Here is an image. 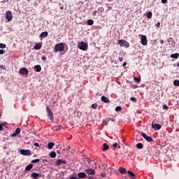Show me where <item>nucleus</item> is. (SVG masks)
Segmentation results:
<instances>
[{"instance_id": "nucleus-33", "label": "nucleus", "mask_w": 179, "mask_h": 179, "mask_svg": "<svg viewBox=\"0 0 179 179\" xmlns=\"http://www.w3.org/2000/svg\"><path fill=\"white\" fill-rule=\"evenodd\" d=\"M0 48H6V45L3 43H0Z\"/></svg>"}, {"instance_id": "nucleus-4", "label": "nucleus", "mask_w": 179, "mask_h": 179, "mask_svg": "<svg viewBox=\"0 0 179 179\" xmlns=\"http://www.w3.org/2000/svg\"><path fill=\"white\" fill-rule=\"evenodd\" d=\"M118 44L120 45V47H125V48H129V43L125 40H119Z\"/></svg>"}, {"instance_id": "nucleus-42", "label": "nucleus", "mask_w": 179, "mask_h": 179, "mask_svg": "<svg viewBox=\"0 0 179 179\" xmlns=\"http://www.w3.org/2000/svg\"><path fill=\"white\" fill-rule=\"evenodd\" d=\"M70 178L71 179H76L78 178H76V176H72L70 177Z\"/></svg>"}, {"instance_id": "nucleus-28", "label": "nucleus", "mask_w": 179, "mask_h": 179, "mask_svg": "<svg viewBox=\"0 0 179 179\" xmlns=\"http://www.w3.org/2000/svg\"><path fill=\"white\" fill-rule=\"evenodd\" d=\"M108 148H109V146L106 143H104L103 145V150H108Z\"/></svg>"}, {"instance_id": "nucleus-38", "label": "nucleus", "mask_w": 179, "mask_h": 179, "mask_svg": "<svg viewBox=\"0 0 179 179\" xmlns=\"http://www.w3.org/2000/svg\"><path fill=\"white\" fill-rule=\"evenodd\" d=\"M41 59H42V61H45L47 59V57H45V56H43L41 57Z\"/></svg>"}, {"instance_id": "nucleus-53", "label": "nucleus", "mask_w": 179, "mask_h": 179, "mask_svg": "<svg viewBox=\"0 0 179 179\" xmlns=\"http://www.w3.org/2000/svg\"><path fill=\"white\" fill-rule=\"evenodd\" d=\"M123 66H127V62H124L122 64Z\"/></svg>"}, {"instance_id": "nucleus-9", "label": "nucleus", "mask_w": 179, "mask_h": 179, "mask_svg": "<svg viewBox=\"0 0 179 179\" xmlns=\"http://www.w3.org/2000/svg\"><path fill=\"white\" fill-rule=\"evenodd\" d=\"M141 136H143V138H144V139H145L147 142H152V141H153V138L152 137L148 136L145 133H142Z\"/></svg>"}, {"instance_id": "nucleus-52", "label": "nucleus", "mask_w": 179, "mask_h": 179, "mask_svg": "<svg viewBox=\"0 0 179 179\" xmlns=\"http://www.w3.org/2000/svg\"><path fill=\"white\" fill-rule=\"evenodd\" d=\"M159 43H160V44H163V43H164V41L163 40H160Z\"/></svg>"}, {"instance_id": "nucleus-31", "label": "nucleus", "mask_w": 179, "mask_h": 179, "mask_svg": "<svg viewBox=\"0 0 179 179\" xmlns=\"http://www.w3.org/2000/svg\"><path fill=\"white\" fill-rule=\"evenodd\" d=\"M92 108H94V110H96V108H97V103H93L92 105Z\"/></svg>"}, {"instance_id": "nucleus-10", "label": "nucleus", "mask_w": 179, "mask_h": 179, "mask_svg": "<svg viewBox=\"0 0 179 179\" xmlns=\"http://www.w3.org/2000/svg\"><path fill=\"white\" fill-rule=\"evenodd\" d=\"M152 128L155 129V131H159V129H162V125L155 123L154 122L152 123Z\"/></svg>"}, {"instance_id": "nucleus-8", "label": "nucleus", "mask_w": 179, "mask_h": 179, "mask_svg": "<svg viewBox=\"0 0 179 179\" xmlns=\"http://www.w3.org/2000/svg\"><path fill=\"white\" fill-rule=\"evenodd\" d=\"M141 43L142 45H146V44H148V38H146V36L141 35Z\"/></svg>"}, {"instance_id": "nucleus-7", "label": "nucleus", "mask_w": 179, "mask_h": 179, "mask_svg": "<svg viewBox=\"0 0 179 179\" xmlns=\"http://www.w3.org/2000/svg\"><path fill=\"white\" fill-rule=\"evenodd\" d=\"M19 73L20 75H29V70L24 67L21 68L19 71Z\"/></svg>"}, {"instance_id": "nucleus-37", "label": "nucleus", "mask_w": 179, "mask_h": 179, "mask_svg": "<svg viewBox=\"0 0 179 179\" xmlns=\"http://www.w3.org/2000/svg\"><path fill=\"white\" fill-rule=\"evenodd\" d=\"M108 122H107L106 120H104L103 122V125H108Z\"/></svg>"}, {"instance_id": "nucleus-54", "label": "nucleus", "mask_w": 179, "mask_h": 179, "mask_svg": "<svg viewBox=\"0 0 179 179\" xmlns=\"http://www.w3.org/2000/svg\"><path fill=\"white\" fill-rule=\"evenodd\" d=\"M60 9L62 10H64V6L60 7Z\"/></svg>"}, {"instance_id": "nucleus-44", "label": "nucleus", "mask_w": 179, "mask_h": 179, "mask_svg": "<svg viewBox=\"0 0 179 179\" xmlns=\"http://www.w3.org/2000/svg\"><path fill=\"white\" fill-rule=\"evenodd\" d=\"M119 61L122 62V61H124V57H119Z\"/></svg>"}, {"instance_id": "nucleus-22", "label": "nucleus", "mask_w": 179, "mask_h": 179, "mask_svg": "<svg viewBox=\"0 0 179 179\" xmlns=\"http://www.w3.org/2000/svg\"><path fill=\"white\" fill-rule=\"evenodd\" d=\"M42 47L41 43H38L36 45H34V50H40Z\"/></svg>"}, {"instance_id": "nucleus-51", "label": "nucleus", "mask_w": 179, "mask_h": 179, "mask_svg": "<svg viewBox=\"0 0 179 179\" xmlns=\"http://www.w3.org/2000/svg\"><path fill=\"white\" fill-rule=\"evenodd\" d=\"M157 27H160V22L157 23Z\"/></svg>"}, {"instance_id": "nucleus-56", "label": "nucleus", "mask_w": 179, "mask_h": 179, "mask_svg": "<svg viewBox=\"0 0 179 179\" xmlns=\"http://www.w3.org/2000/svg\"><path fill=\"white\" fill-rule=\"evenodd\" d=\"M101 176H102L103 177H106V175H104V174H102Z\"/></svg>"}, {"instance_id": "nucleus-36", "label": "nucleus", "mask_w": 179, "mask_h": 179, "mask_svg": "<svg viewBox=\"0 0 179 179\" xmlns=\"http://www.w3.org/2000/svg\"><path fill=\"white\" fill-rule=\"evenodd\" d=\"M2 128H3V127H5V125H8V122H3L1 124Z\"/></svg>"}, {"instance_id": "nucleus-25", "label": "nucleus", "mask_w": 179, "mask_h": 179, "mask_svg": "<svg viewBox=\"0 0 179 179\" xmlns=\"http://www.w3.org/2000/svg\"><path fill=\"white\" fill-rule=\"evenodd\" d=\"M50 157H52V159H55V157H57V153H55V152H52L50 154Z\"/></svg>"}, {"instance_id": "nucleus-43", "label": "nucleus", "mask_w": 179, "mask_h": 179, "mask_svg": "<svg viewBox=\"0 0 179 179\" xmlns=\"http://www.w3.org/2000/svg\"><path fill=\"white\" fill-rule=\"evenodd\" d=\"M96 13H97V11L94 10L93 11L92 15L94 16L96 15Z\"/></svg>"}, {"instance_id": "nucleus-17", "label": "nucleus", "mask_w": 179, "mask_h": 179, "mask_svg": "<svg viewBox=\"0 0 179 179\" xmlns=\"http://www.w3.org/2000/svg\"><path fill=\"white\" fill-rule=\"evenodd\" d=\"M47 36H48V32L44 31L40 34L39 37H40V38H44L45 37H47Z\"/></svg>"}, {"instance_id": "nucleus-32", "label": "nucleus", "mask_w": 179, "mask_h": 179, "mask_svg": "<svg viewBox=\"0 0 179 179\" xmlns=\"http://www.w3.org/2000/svg\"><path fill=\"white\" fill-rule=\"evenodd\" d=\"M121 110H122V108H121V106H117L115 108V111H121Z\"/></svg>"}, {"instance_id": "nucleus-27", "label": "nucleus", "mask_w": 179, "mask_h": 179, "mask_svg": "<svg viewBox=\"0 0 179 179\" xmlns=\"http://www.w3.org/2000/svg\"><path fill=\"white\" fill-rule=\"evenodd\" d=\"M87 22L89 26H92L93 25V23H94V21H93V20H88Z\"/></svg>"}, {"instance_id": "nucleus-50", "label": "nucleus", "mask_w": 179, "mask_h": 179, "mask_svg": "<svg viewBox=\"0 0 179 179\" xmlns=\"http://www.w3.org/2000/svg\"><path fill=\"white\" fill-rule=\"evenodd\" d=\"M113 148H117V146H118V144L117 143H115V144H113Z\"/></svg>"}, {"instance_id": "nucleus-14", "label": "nucleus", "mask_w": 179, "mask_h": 179, "mask_svg": "<svg viewBox=\"0 0 179 179\" xmlns=\"http://www.w3.org/2000/svg\"><path fill=\"white\" fill-rule=\"evenodd\" d=\"M31 177H32V179H38L40 178V174L34 172L31 174Z\"/></svg>"}, {"instance_id": "nucleus-49", "label": "nucleus", "mask_w": 179, "mask_h": 179, "mask_svg": "<svg viewBox=\"0 0 179 179\" xmlns=\"http://www.w3.org/2000/svg\"><path fill=\"white\" fill-rule=\"evenodd\" d=\"M0 131H3V127H2L1 124H0Z\"/></svg>"}, {"instance_id": "nucleus-34", "label": "nucleus", "mask_w": 179, "mask_h": 179, "mask_svg": "<svg viewBox=\"0 0 179 179\" xmlns=\"http://www.w3.org/2000/svg\"><path fill=\"white\" fill-rule=\"evenodd\" d=\"M134 80H136V82H138V83H139L141 82V78H138L136 77H134Z\"/></svg>"}, {"instance_id": "nucleus-23", "label": "nucleus", "mask_w": 179, "mask_h": 179, "mask_svg": "<svg viewBox=\"0 0 179 179\" xmlns=\"http://www.w3.org/2000/svg\"><path fill=\"white\" fill-rule=\"evenodd\" d=\"M179 57V54L178 53H175V54H172L171 55V58H174L175 59H177Z\"/></svg>"}, {"instance_id": "nucleus-2", "label": "nucleus", "mask_w": 179, "mask_h": 179, "mask_svg": "<svg viewBox=\"0 0 179 179\" xmlns=\"http://www.w3.org/2000/svg\"><path fill=\"white\" fill-rule=\"evenodd\" d=\"M78 47L80 50H82V51H86L87 50L88 45L87 43L81 41L78 43Z\"/></svg>"}, {"instance_id": "nucleus-30", "label": "nucleus", "mask_w": 179, "mask_h": 179, "mask_svg": "<svg viewBox=\"0 0 179 179\" xmlns=\"http://www.w3.org/2000/svg\"><path fill=\"white\" fill-rule=\"evenodd\" d=\"M147 17L148 19H152V12H149L147 13Z\"/></svg>"}, {"instance_id": "nucleus-41", "label": "nucleus", "mask_w": 179, "mask_h": 179, "mask_svg": "<svg viewBox=\"0 0 179 179\" xmlns=\"http://www.w3.org/2000/svg\"><path fill=\"white\" fill-rule=\"evenodd\" d=\"M163 108L166 110V108H169V107H167V105H163Z\"/></svg>"}, {"instance_id": "nucleus-13", "label": "nucleus", "mask_w": 179, "mask_h": 179, "mask_svg": "<svg viewBox=\"0 0 179 179\" xmlns=\"http://www.w3.org/2000/svg\"><path fill=\"white\" fill-rule=\"evenodd\" d=\"M66 164V161L62 160V159H57L55 162V166H61V164Z\"/></svg>"}, {"instance_id": "nucleus-58", "label": "nucleus", "mask_w": 179, "mask_h": 179, "mask_svg": "<svg viewBox=\"0 0 179 179\" xmlns=\"http://www.w3.org/2000/svg\"><path fill=\"white\" fill-rule=\"evenodd\" d=\"M27 1H30V0H27Z\"/></svg>"}, {"instance_id": "nucleus-59", "label": "nucleus", "mask_w": 179, "mask_h": 179, "mask_svg": "<svg viewBox=\"0 0 179 179\" xmlns=\"http://www.w3.org/2000/svg\"><path fill=\"white\" fill-rule=\"evenodd\" d=\"M0 117H1V115H0Z\"/></svg>"}, {"instance_id": "nucleus-48", "label": "nucleus", "mask_w": 179, "mask_h": 179, "mask_svg": "<svg viewBox=\"0 0 179 179\" xmlns=\"http://www.w3.org/2000/svg\"><path fill=\"white\" fill-rule=\"evenodd\" d=\"M88 179H96V178L93 177V176H89Z\"/></svg>"}, {"instance_id": "nucleus-5", "label": "nucleus", "mask_w": 179, "mask_h": 179, "mask_svg": "<svg viewBox=\"0 0 179 179\" xmlns=\"http://www.w3.org/2000/svg\"><path fill=\"white\" fill-rule=\"evenodd\" d=\"M6 19L8 22H10L13 19V15H12V11L8 10L6 12Z\"/></svg>"}, {"instance_id": "nucleus-11", "label": "nucleus", "mask_w": 179, "mask_h": 179, "mask_svg": "<svg viewBox=\"0 0 179 179\" xmlns=\"http://www.w3.org/2000/svg\"><path fill=\"white\" fill-rule=\"evenodd\" d=\"M85 173L89 176H94L96 174V171L93 169H86Z\"/></svg>"}, {"instance_id": "nucleus-29", "label": "nucleus", "mask_w": 179, "mask_h": 179, "mask_svg": "<svg viewBox=\"0 0 179 179\" xmlns=\"http://www.w3.org/2000/svg\"><path fill=\"white\" fill-rule=\"evenodd\" d=\"M173 85H174V86H179V80H174Z\"/></svg>"}, {"instance_id": "nucleus-15", "label": "nucleus", "mask_w": 179, "mask_h": 179, "mask_svg": "<svg viewBox=\"0 0 179 179\" xmlns=\"http://www.w3.org/2000/svg\"><path fill=\"white\" fill-rule=\"evenodd\" d=\"M119 173H120V174H126L127 173V169L121 166L119 170H118Z\"/></svg>"}, {"instance_id": "nucleus-16", "label": "nucleus", "mask_w": 179, "mask_h": 179, "mask_svg": "<svg viewBox=\"0 0 179 179\" xmlns=\"http://www.w3.org/2000/svg\"><path fill=\"white\" fill-rule=\"evenodd\" d=\"M78 178H86L87 175H86L85 173H83V172L78 173Z\"/></svg>"}, {"instance_id": "nucleus-18", "label": "nucleus", "mask_w": 179, "mask_h": 179, "mask_svg": "<svg viewBox=\"0 0 179 179\" xmlns=\"http://www.w3.org/2000/svg\"><path fill=\"white\" fill-rule=\"evenodd\" d=\"M128 174L130 176V178L131 179H135L136 178V177L135 176V173H134V172L131 171H127Z\"/></svg>"}, {"instance_id": "nucleus-24", "label": "nucleus", "mask_w": 179, "mask_h": 179, "mask_svg": "<svg viewBox=\"0 0 179 179\" xmlns=\"http://www.w3.org/2000/svg\"><path fill=\"white\" fill-rule=\"evenodd\" d=\"M55 143L53 142L48 143V148L52 149V147L55 146Z\"/></svg>"}, {"instance_id": "nucleus-45", "label": "nucleus", "mask_w": 179, "mask_h": 179, "mask_svg": "<svg viewBox=\"0 0 179 179\" xmlns=\"http://www.w3.org/2000/svg\"><path fill=\"white\" fill-rule=\"evenodd\" d=\"M162 2L163 3H167V0H162Z\"/></svg>"}, {"instance_id": "nucleus-20", "label": "nucleus", "mask_w": 179, "mask_h": 179, "mask_svg": "<svg viewBox=\"0 0 179 179\" xmlns=\"http://www.w3.org/2000/svg\"><path fill=\"white\" fill-rule=\"evenodd\" d=\"M101 100L103 101V103H110V99L104 96H101Z\"/></svg>"}, {"instance_id": "nucleus-40", "label": "nucleus", "mask_w": 179, "mask_h": 179, "mask_svg": "<svg viewBox=\"0 0 179 179\" xmlns=\"http://www.w3.org/2000/svg\"><path fill=\"white\" fill-rule=\"evenodd\" d=\"M5 54V51L3 50H0V55Z\"/></svg>"}, {"instance_id": "nucleus-19", "label": "nucleus", "mask_w": 179, "mask_h": 179, "mask_svg": "<svg viewBox=\"0 0 179 179\" xmlns=\"http://www.w3.org/2000/svg\"><path fill=\"white\" fill-rule=\"evenodd\" d=\"M34 69L36 72H41V66L36 65L34 66Z\"/></svg>"}, {"instance_id": "nucleus-21", "label": "nucleus", "mask_w": 179, "mask_h": 179, "mask_svg": "<svg viewBox=\"0 0 179 179\" xmlns=\"http://www.w3.org/2000/svg\"><path fill=\"white\" fill-rule=\"evenodd\" d=\"M33 169V164H29L26 168L25 170L27 171H30V170H31Z\"/></svg>"}, {"instance_id": "nucleus-46", "label": "nucleus", "mask_w": 179, "mask_h": 179, "mask_svg": "<svg viewBox=\"0 0 179 179\" xmlns=\"http://www.w3.org/2000/svg\"><path fill=\"white\" fill-rule=\"evenodd\" d=\"M0 68H1V69H5V66H3V65H1V66H0Z\"/></svg>"}, {"instance_id": "nucleus-1", "label": "nucleus", "mask_w": 179, "mask_h": 179, "mask_svg": "<svg viewBox=\"0 0 179 179\" xmlns=\"http://www.w3.org/2000/svg\"><path fill=\"white\" fill-rule=\"evenodd\" d=\"M64 43H57L55 46L54 51L55 52H61L64 51Z\"/></svg>"}, {"instance_id": "nucleus-26", "label": "nucleus", "mask_w": 179, "mask_h": 179, "mask_svg": "<svg viewBox=\"0 0 179 179\" xmlns=\"http://www.w3.org/2000/svg\"><path fill=\"white\" fill-rule=\"evenodd\" d=\"M137 149H142L143 148V144L139 143L136 144Z\"/></svg>"}, {"instance_id": "nucleus-55", "label": "nucleus", "mask_w": 179, "mask_h": 179, "mask_svg": "<svg viewBox=\"0 0 179 179\" xmlns=\"http://www.w3.org/2000/svg\"><path fill=\"white\" fill-rule=\"evenodd\" d=\"M59 129H61V128L59 127V129H57V131H59Z\"/></svg>"}, {"instance_id": "nucleus-6", "label": "nucleus", "mask_w": 179, "mask_h": 179, "mask_svg": "<svg viewBox=\"0 0 179 179\" xmlns=\"http://www.w3.org/2000/svg\"><path fill=\"white\" fill-rule=\"evenodd\" d=\"M20 152L23 156H31V151L30 150H20Z\"/></svg>"}, {"instance_id": "nucleus-57", "label": "nucleus", "mask_w": 179, "mask_h": 179, "mask_svg": "<svg viewBox=\"0 0 179 179\" xmlns=\"http://www.w3.org/2000/svg\"><path fill=\"white\" fill-rule=\"evenodd\" d=\"M177 66H178V67H179V62L177 64Z\"/></svg>"}, {"instance_id": "nucleus-3", "label": "nucleus", "mask_w": 179, "mask_h": 179, "mask_svg": "<svg viewBox=\"0 0 179 179\" xmlns=\"http://www.w3.org/2000/svg\"><path fill=\"white\" fill-rule=\"evenodd\" d=\"M46 111L48 113V117L50 118L51 121H54V113H52V110L50 108V107H46Z\"/></svg>"}, {"instance_id": "nucleus-47", "label": "nucleus", "mask_w": 179, "mask_h": 179, "mask_svg": "<svg viewBox=\"0 0 179 179\" xmlns=\"http://www.w3.org/2000/svg\"><path fill=\"white\" fill-rule=\"evenodd\" d=\"M34 145V146H36V147L40 146V145H38V143H35Z\"/></svg>"}, {"instance_id": "nucleus-35", "label": "nucleus", "mask_w": 179, "mask_h": 179, "mask_svg": "<svg viewBox=\"0 0 179 179\" xmlns=\"http://www.w3.org/2000/svg\"><path fill=\"white\" fill-rule=\"evenodd\" d=\"M38 162H40V159H34L31 161V163H38Z\"/></svg>"}, {"instance_id": "nucleus-39", "label": "nucleus", "mask_w": 179, "mask_h": 179, "mask_svg": "<svg viewBox=\"0 0 179 179\" xmlns=\"http://www.w3.org/2000/svg\"><path fill=\"white\" fill-rule=\"evenodd\" d=\"M131 101H136V98H135V97H131Z\"/></svg>"}, {"instance_id": "nucleus-12", "label": "nucleus", "mask_w": 179, "mask_h": 179, "mask_svg": "<svg viewBox=\"0 0 179 179\" xmlns=\"http://www.w3.org/2000/svg\"><path fill=\"white\" fill-rule=\"evenodd\" d=\"M20 128H17L16 129V130H15V131L13 133V134H12L11 135H10V136L12 137V138H15V136H17V135H19V134H20Z\"/></svg>"}]
</instances>
